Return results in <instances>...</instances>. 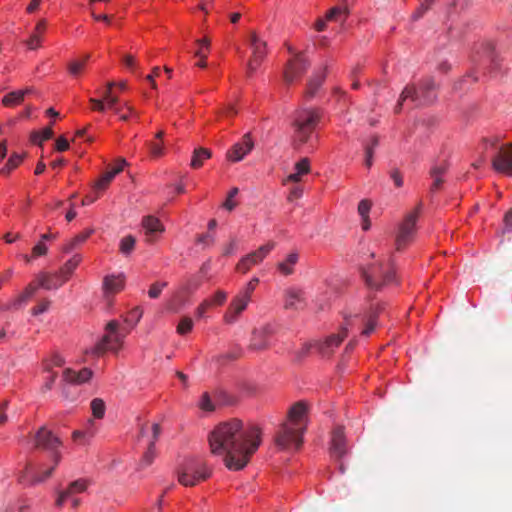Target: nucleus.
Masks as SVG:
<instances>
[{"mask_svg":"<svg viewBox=\"0 0 512 512\" xmlns=\"http://www.w3.org/2000/svg\"><path fill=\"white\" fill-rule=\"evenodd\" d=\"M210 451L221 456L230 470H241L261 444V430L250 425L244 427L239 419L219 423L208 436Z\"/></svg>","mask_w":512,"mask_h":512,"instance_id":"f257e3e1","label":"nucleus"},{"mask_svg":"<svg viewBox=\"0 0 512 512\" xmlns=\"http://www.w3.org/2000/svg\"><path fill=\"white\" fill-rule=\"evenodd\" d=\"M307 407L303 402L295 403L288 411L287 420L281 424L275 434V444L280 450L297 451L303 444V435L307 429Z\"/></svg>","mask_w":512,"mask_h":512,"instance_id":"f03ea898","label":"nucleus"},{"mask_svg":"<svg viewBox=\"0 0 512 512\" xmlns=\"http://www.w3.org/2000/svg\"><path fill=\"white\" fill-rule=\"evenodd\" d=\"M320 118V112L312 108H303L294 112L291 125L295 147H300L310 141Z\"/></svg>","mask_w":512,"mask_h":512,"instance_id":"7ed1b4c3","label":"nucleus"},{"mask_svg":"<svg viewBox=\"0 0 512 512\" xmlns=\"http://www.w3.org/2000/svg\"><path fill=\"white\" fill-rule=\"evenodd\" d=\"M362 276L370 289L379 290L395 279L392 267L385 268L382 263H373L362 268Z\"/></svg>","mask_w":512,"mask_h":512,"instance_id":"20e7f679","label":"nucleus"},{"mask_svg":"<svg viewBox=\"0 0 512 512\" xmlns=\"http://www.w3.org/2000/svg\"><path fill=\"white\" fill-rule=\"evenodd\" d=\"M61 444L60 439L45 426L40 427L33 436L34 448L50 452L55 465H58L61 460V454L58 450Z\"/></svg>","mask_w":512,"mask_h":512,"instance_id":"39448f33","label":"nucleus"},{"mask_svg":"<svg viewBox=\"0 0 512 512\" xmlns=\"http://www.w3.org/2000/svg\"><path fill=\"white\" fill-rule=\"evenodd\" d=\"M106 331L107 333L102 340L95 346V353L98 355L105 353L107 350L117 351L127 334V332L119 329V323L115 320L106 325Z\"/></svg>","mask_w":512,"mask_h":512,"instance_id":"423d86ee","label":"nucleus"},{"mask_svg":"<svg viewBox=\"0 0 512 512\" xmlns=\"http://www.w3.org/2000/svg\"><path fill=\"white\" fill-rule=\"evenodd\" d=\"M422 209V203H419L416 208L409 212L403 222L400 224L399 232L396 237V249L402 250L408 243H410L415 235L416 222Z\"/></svg>","mask_w":512,"mask_h":512,"instance_id":"0eeeda50","label":"nucleus"},{"mask_svg":"<svg viewBox=\"0 0 512 512\" xmlns=\"http://www.w3.org/2000/svg\"><path fill=\"white\" fill-rule=\"evenodd\" d=\"M383 307L380 303L372 304L369 310L362 316L355 315L345 319V325L354 326L360 322L362 324L361 335L368 337L378 325V316L382 312Z\"/></svg>","mask_w":512,"mask_h":512,"instance_id":"6e6552de","label":"nucleus"},{"mask_svg":"<svg viewBox=\"0 0 512 512\" xmlns=\"http://www.w3.org/2000/svg\"><path fill=\"white\" fill-rule=\"evenodd\" d=\"M288 50L293 57L287 61L283 78L286 84H291L301 78L310 66V62L301 52H295L292 47Z\"/></svg>","mask_w":512,"mask_h":512,"instance_id":"1a4fd4ad","label":"nucleus"},{"mask_svg":"<svg viewBox=\"0 0 512 512\" xmlns=\"http://www.w3.org/2000/svg\"><path fill=\"white\" fill-rule=\"evenodd\" d=\"M209 477V472L204 464L198 461L187 462L178 471V481L183 486H194L199 481Z\"/></svg>","mask_w":512,"mask_h":512,"instance_id":"9d476101","label":"nucleus"},{"mask_svg":"<svg viewBox=\"0 0 512 512\" xmlns=\"http://www.w3.org/2000/svg\"><path fill=\"white\" fill-rule=\"evenodd\" d=\"M248 43L252 50L251 58L247 63V74L250 76L257 70L265 59L267 54V43L261 39L255 31H252L249 34Z\"/></svg>","mask_w":512,"mask_h":512,"instance_id":"9b49d317","label":"nucleus"},{"mask_svg":"<svg viewBox=\"0 0 512 512\" xmlns=\"http://www.w3.org/2000/svg\"><path fill=\"white\" fill-rule=\"evenodd\" d=\"M274 247V242H268L267 244L259 247L256 251L249 253L238 262L236 266L237 271L246 273L252 266L261 263Z\"/></svg>","mask_w":512,"mask_h":512,"instance_id":"f8f14e48","label":"nucleus"},{"mask_svg":"<svg viewBox=\"0 0 512 512\" xmlns=\"http://www.w3.org/2000/svg\"><path fill=\"white\" fill-rule=\"evenodd\" d=\"M492 167L499 173L512 175V144L500 147L492 159Z\"/></svg>","mask_w":512,"mask_h":512,"instance_id":"ddd939ff","label":"nucleus"},{"mask_svg":"<svg viewBox=\"0 0 512 512\" xmlns=\"http://www.w3.org/2000/svg\"><path fill=\"white\" fill-rule=\"evenodd\" d=\"M124 288V276L119 275H107L103 279L102 289L103 298L108 306L112 305L113 296Z\"/></svg>","mask_w":512,"mask_h":512,"instance_id":"4468645a","label":"nucleus"},{"mask_svg":"<svg viewBox=\"0 0 512 512\" xmlns=\"http://www.w3.org/2000/svg\"><path fill=\"white\" fill-rule=\"evenodd\" d=\"M254 147V142L251 138L250 133H246L241 141L235 143L231 150L227 152V158L230 161L238 162L241 161Z\"/></svg>","mask_w":512,"mask_h":512,"instance_id":"2eb2a0df","label":"nucleus"},{"mask_svg":"<svg viewBox=\"0 0 512 512\" xmlns=\"http://www.w3.org/2000/svg\"><path fill=\"white\" fill-rule=\"evenodd\" d=\"M347 332L348 328L344 324L338 334H332L327 337L325 341L317 343V348L322 356L329 357L334 352L335 348L342 343L344 338L347 336Z\"/></svg>","mask_w":512,"mask_h":512,"instance_id":"dca6fc26","label":"nucleus"},{"mask_svg":"<svg viewBox=\"0 0 512 512\" xmlns=\"http://www.w3.org/2000/svg\"><path fill=\"white\" fill-rule=\"evenodd\" d=\"M88 487L87 481L84 479H77L71 482L66 489L57 492L55 504L57 507H62L70 496H77L86 491Z\"/></svg>","mask_w":512,"mask_h":512,"instance_id":"f3484780","label":"nucleus"},{"mask_svg":"<svg viewBox=\"0 0 512 512\" xmlns=\"http://www.w3.org/2000/svg\"><path fill=\"white\" fill-rule=\"evenodd\" d=\"M347 453L346 439L343 427H336L331 436L330 454L336 459L340 460Z\"/></svg>","mask_w":512,"mask_h":512,"instance_id":"a211bd4d","label":"nucleus"},{"mask_svg":"<svg viewBox=\"0 0 512 512\" xmlns=\"http://www.w3.org/2000/svg\"><path fill=\"white\" fill-rule=\"evenodd\" d=\"M249 301L247 296L237 295L230 303L224 314V321L227 324H233L237 321L238 316L246 309Z\"/></svg>","mask_w":512,"mask_h":512,"instance_id":"6ab92c4d","label":"nucleus"},{"mask_svg":"<svg viewBox=\"0 0 512 512\" xmlns=\"http://www.w3.org/2000/svg\"><path fill=\"white\" fill-rule=\"evenodd\" d=\"M306 306L305 293L299 288H288L285 291V309L301 310Z\"/></svg>","mask_w":512,"mask_h":512,"instance_id":"aec40b11","label":"nucleus"},{"mask_svg":"<svg viewBox=\"0 0 512 512\" xmlns=\"http://www.w3.org/2000/svg\"><path fill=\"white\" fill-rule=\"evenodd\" d=\"M142 227L145 232L146 241L152 243L157 236L164 232V226L160 220L154 216H145L142 219Z\"/></svg>","mask_w":512,"mask_h":512,"instance_id":"412c9836","label":"nucleus"},{"mask_svg":"<svg viewBox=\"0 0 512 512\" xmlns=\"http://www.w3.org/2000/svg\"><path fill=\"white\" fill-rule=\"evenodd\" d=\"M92 375L93 372L89 368H83L78 372L67 368L63 371V381L73 385H81L88 382L92 378Z\"/></svg>","mask_w":512,"mask_h":512,"instance_id":"4be33fe9","label":"nucleus"},{"mask_svg":"<svg viewBox=\"0 0 512 512\" xmlns=\"http://www.w3.org/2000/svg\"><path fill=\"white\" fill-rule=\"evenodd\" d=\"M410 99L415 102L417 105H425L424 102L421 101V93L420 90L417 89L414 85H407L402 90L399 100L395 106V113H400L403 107V103Z\"/></svg>","mask_w":512,"mask_h":512,"instance_id":"5701e85b","label":"nucleus"},{"mask_svg":"<svg viewBox=\"0 0 512 512\" xmlns=\"http://www.w3.org/2000/svg\"><path fill=\"white\" fill-rule=\"evenodd\" d=\"M436 83L433 78L427 77L420 83L421 101L430 104L436 99Z\"/></svg>","mask_w":512,"mask_h":512,"instance_id":"b1692460","label":"nucleus"},{"mask_svg":"<svg viewBox=\"0 0 512 512\" xmlns=\"http://www.w3.org/2000/svg\"><path fill=\"white\" fill-rule=\"evenodd\" d=\"M61 276H62V274L60 271L55 272V273L41 272L37 275L36 280H37V282H39V286L41 288L46 289V290H53V289L56 290V289L60 288L62 285H57V286H53V285H56L57 282H59V280L62 278Z\"/></svg>","mask_w":512,"mask_h":512,"instance_id":"393cba45","label":"nucleus"},{"mask_svg":"<svg viewBox=\"0 0 512 512\" xmlns=\"http://www.w3.org/2000/svg\"><path fill=\"white\" fill-rule=\"evenodd\" d=\"M272 333V328L270 326L263 327L259 330H254L252 339H251V348L254 350H262L267 347V336Z\"/></svg>","mask_w":512,"mask_h":512,"instance_id":"a878e982","label":"nucleus"},{"mask_svg":"<svg viewBox=\"0 0 512 512\" xmlns=\"http://www.w3.org/2000/svg\"><path fill=\"white\" fill-rule=\"evenodd\" d=\"M327 70L328 66L325 65L321 70L315 71L313 73L307 85L306 95L308 97H313L315 95L316 91L322 85L326 77Z\"/></svg>","mask_w":512,"mask_h":512,"instance_id":"bb28decb","label":"nucleus"},{"mask_svg":"<svg viewBox=\"0 0 512 512\" xmlns=\"http://www.w3.org/2000/svg\"><path fill=\"white\" fill-rule=\"evenodd\" d=\"M81 262V256L79 254H76L74 255L71 259H69L68 261H66L64 263V265L60 268V272L62 274V278L59 280V282H57V285H63L64 283H66L69 278L71 277V275L73 274L74 270L77 268V266L80 264Z\"/></svg>","mask_w":512,"mask_h":512,"instance_id":"cd10ccee","label":"nucleus"},{"mask_svg":"<svg viewBox=\"0 0 512 512\" xmlns=\"http://www.w3.org/2000/svg\"><path fill=\"white\" fill-rule=\"evenodd\" d=\"M298 260L299 254L297 252H291L283 261L277 264V269L282 275L289 276L294 273V267L298 263Z\"/></svg>","mask_w":512,"mask_h":512,"instance_id":"c85d7f7f","label":"nucleus"},{"mask_svg":"<svg viewBox=\"0 0 512 512\" xmlns=\"http://www.w3.org/2000/svg\"><path fill=\"white\" fill-rule=\"evenodd\" d=\"M39 282L37 284L35 283H30L25 289L24 291L19 294L14 300L13 302L11 303L10 306L6 307L7 309L9 308H18L19 306H21L23 303L27 302L37 291V289L39 288Z\"/></svg>","mask_w":512,"mask_h":512,"instance_id":"c756f323","label":"nucleus"},{"mask_svg":"<svg viewBox=\"0 0 512 512\" xmlns=\"http://www.w3.org/2000/svg\"><path fill=\"white\" fill-rule=\"evenodd\" d=\"M310 172V163L308 158H303L295 164V172L291 173L287 180L291 182H299L303 175Z\"/></svg>","mask_w":512,"mask_h":512,"instance_id":"7c9ffc66","label":"nucleus"},{"mask_svg":"<svg viewBox=\"0 0 512 512\" xmlns=\"http://www.w3.org/2000/svg\"><path fill=\"white\" fill-rule=\"evenodd\" d=\"M212 153L207 148H197L194 150L190 166L194 169L200 168L206 159L211 157Z\"/></svg>","mask_w":512,"mask_h":512,"instance_id":"2f4dec72","label":"nucleus"},{"mask_svg":"<svg viewBox=\"0 0 512 512\" xmlns=\"http://www.w3.org/2000/svg\"><path fill=\"white\" fill-rule=\"evenodd\" d=\"M28 93H30V89L10 92L6 96H4V98L2 100V103L5 106H15V105H18V104H20L23 101L25 95L28 94Z\"/></svg>","mask_w":512,"mask_h":512,"instance_id":"473e14b6","label":"nucleus"},{"mask_svg":"<svg viewBox=\"0 0 512 512\" xmlns=\"http://www.w3.org/2000/svg\"><path fill=\"white\" fill-rule=\"evenodd\" d=\"M120 173V169H112L110 171L105 172L96 182L95 190H104L113 180V178Z\"/></svg>","mask_w":512,"mask_h":512,"instance_id":"72a5a7b5","label":"nucleus"},{"mask_svg":"<svg viewBox=\"0 0 512 512\" xmlns=\"http://www.w3.org/2000/svg\"><path fill=\"white\" fill-rule=\"evenodd\" d=\"M379 139L373 136L370 142L365 146V165L370 168L373 164L374 149L378 146Z\"/></svg>","mask_w":512,"mask_h":512,"instance_id":"f704fd0d","label":"nucleus"},{"mask_svg":"<svg viewBox=\"0 0 512 512\" xmlns=\"http://www.w3.org/2000/svg\"><path fill=\"white\" fill-rule=\"evenodd\" d=\"M23 157L24 156L21 154L13 153L9 157L5 166L0 170V174H9L12 170H14L15 168H17L20 165V163L23 160Z\"/></svg>","mask_w":512,"mask_h":512,"instance_id":"c9c22d12","label":"nucleus"},{"mask_svg":"<svg viewBox=\"0 0 512 512\" xmlns=\"http://www.w3.org/2000/svg\"><path fill=\"white\" fill-rule=\"evenodd\" d=\"M89 59V55H86L84 56L83 59H79V60H73L71 61L67 68H68V72L72 75V76H78L81 74V72L83 71L85 65H86V62L87 60Z\"/></svg>","mask_w":512,"mask_h":512,"instance_id":"e433bc0d","label":"nucleus"},{"mask_svg":"<svg viewBox=\"0 0 512 512\" xmlns=\"http://www.w3.org/2000/svg\"><path fill=\"white\" fill-rule=\"evenodd\" d=\"M349 11L345 7H333L326 13V20L338 21L340 18L343 20L347 17Z\"/></svg>","mask_w":512,"mask_h":512,"instance_id":"4c0bfd02","label":"nucleus"},{"mask_svg":"<svg viewBox=\"0 0 512 512\" xmlns=\"http://www.w3.org/2000/svg\"><path fill=\"white\" fill-rule=\"evenodd\" d=\"M53 130L51 127H46L42 132H33L31 140L35 144L41 145L44 141L49 140L53 137Z\"/></svg>","mask_w":512,"mask_h":512,"instance_id":"58836bf2","label":"nucleus"},{"mask_svg":"<svg viewBox=\"0 0 512 512\" xmlns=\"http://www.w3.org/2000/svg\"><path fill=\"white\" fill-rule=\"evenodd\" d=\"M90 407H91L92 414L95 418L101 419L104 417L106 407H105V403L102 399H100V398L93 399L91 401Z\"/></svg>","mask_w":512,"mask_h":512,"instance_id":"ea45409f","label":"nucleus"},{"mask_svg":"<svg viewBox=\"0 0 512 512\" xmlns=\"http://www.w3.org/2000/svg\"><path fill=\"white\" fill-rule=\"evenodd\" d=\"M193 326V320L190 317L185 316L180 319L176 331L179 335H186L187 333L192 331Z\"/></svg>","mask_w":512,"mask_h":512,"instance_id":"a19ab883","label":"nucleus"},{"mask_svg":"<svg viewBox=\"0 0 512 512\" xmlns=\"http://www.w3.org/2000/svg\"><path fill=\"white\" fill-rule=\"evenodd\" d=\"M155 455H156V452H155L154 441H151L149 443L147 451L145 452V454L143 455V457L141 459V462H140L141 467H147V466L151 465L152 462L154 461Z\"/></svg>","mask_w":512,"mask_h":512,"instance_id":"79ce46f5","label":"nucleus"},{"mask_svg":"<svg viewBox=\"0 0 512 512\" xmlns=\"http://www.w3.org/2000/svg\"><path fill=\"white\" fill-rule=\"evenodd\" d=\"M56 466L57 465H55V463H54L50 468L43 470L42 472H39L37 474H34L31 478L30 484L35 485V484L41 483V482L45 481L46 479H48L52 475Z\"/></svg>","mask_w":512,"mask_h":512,"instance_id":"37998d69","label":"nucleus"},{"mask_svg":"<svg viewBox=\"0 0 512 512\" xmlns=\"http://www.w3.org/2000/svg\"><path fill=\"white\" fill-rule=\"evenodd\" d=\"M135 238L131 235L124 237L120 242V251L123 254H129L135 246Z\"/></svg>","mask_w":512,"mask_h":512,"instance_id":"c03bdc74","label":"nucleus"},{"mask_svg":"<svg viewBox=\"0 0 512 512\" xmlns=\"http://www.w3.org/2000/svg\"><path fill=\"white\" fill-rule=\"evenodd\" d=\"M104 103L107 107L114 109L116 113H119V109L116 107L119 99L117 96L113 95L112 92L105 91L103 94Z\"/></svg>","mask_w":512,"mask_h":512,"instance_id":"a18cd8bd","label":"nucleus"},{"mask_svg":"<svg viewBox=\"0 0 512 512\" xmlns=\"http://www.w3.org/2000/svg\"><path fill=\"white\" fill-rule=\"evenodd\" d=\"M167 286V282H155L150 286L148 295L152 299H156L160 296L164 287Z\"/></svg>","mask_w":512,"mask_h":512,"instance_id":"49530a36","label":"nucleus"},{"mask_svg":"<svg viewBox=\"0 0 512 512\" xmlns=\"http://www.w3.org/2000/svg\"><path fill=\"white\" fill-rule=\"evenodd\" d=\"M199 406L202 410L207 412H212L215 409V406L208 393H204L202 395Z\"/></svg>","mask_w":512,"mask_h":512,"instance_id":"de8ad7c7","label":"nucleus"},{"mask_svg":"<svg viewBox=\"0 0 512 512\" xmlns=\"http://www.w3.org/2000/svg\"><path fill=\"white\" fill-rule=\"evenodd\" d=\"M390 178L394 182L397 188H400L404 184L403 175L398 168H393L389 172Z\"/></svg>","mask_w":512,"mask_h":512,"instance_id":"09e8293b","label":"nucleus"},{"mask_svg":"<svg viewBox=\"0 0 512 512\" xmlns=\"http://www.w3.org/2000/svg\"><path fill=\"white\" fill-rule=\"evenodd\" d=\"M143 315V311L139 307H135L133 310H131L128 314V316L125 318V321L127 323H134L140 321L141 317Z\"/></svg>","mask_w":512,"mask_h":512,"instance_id":"8fccbe9b","label":"nucleus"},{"mask_svg":"<svg viewBox=\"0 0 512 512\" xmlns=\"http://www.w3.org/2000/svg\"><path fill=\"white\" fill-rule=\"evenodd\" d=\"M148 146L153 157H161L164 154V148L161 143L149 142Z\"/></svg>","mask_w":512,"mask_h":512,"instance_id":"3c124183","label":"nucleus"},{"mask_svg":"<svg viewBox=\"0 0 512 512\" xmlns=\"http://www.w3.org/2000/svg\"><path fill=\"white\" fill-rule=\"evenodd\" d=\"M448 169V165L445 162L435 164L430 171L431 176L442 177Z\"/></svg>","mask_w":512,"mask_h":512,"instance_id":"603ef678","label":"nucleus"},{"mask_svg":"<svg viewBox=\"0 0 512 512\" xmlns=\"http://www.w3.org/2000/svg\"><path fill=\"white\" fill-rule=\"evenodd\" d=\"M50 301L47 299L42 300L38 305L32 308V314L34 316L40 315L48 310Z\"/></svg>","mask_w":512,"mask_h":512,"instance_id":"864d4df0","label":"nucleus"},{"mask_svg":"<svg viewBox=\"0 0 512 512\" xmlns=\"http://www.w3.org/2000/svg\"><path fill=\"white\" fill-rule=\"evenodd\" d=\"M93 233V229H87L81 233H79L78 235H76L72 241L73 243L75 244V246H78L82 243H84L89 237L90 235Z\"/></svg>","mask_w":512,"mask_h":512,"instance_id":"5fc2aeb1","label":"nucleus"},{"mask_svg":"<svg viewBox=\"0 0 512 512\" xmlns=\"http://www.w3.org/2000/svg\"><path fill=\"white\" fill-rule=\"evenodd\" d=\"M370 209H371V203L368 200L364 199L359 202L358 212L362 218L368 217Z\"/></svg>","mask_w":512,"mask_h":512,"instance_id":"6e6d98bb","label":"nucleus"},{"mask_svg":"<svg viewBox=\"0 0 512 512\" xmlns=\"http://www.w3.org/2000/svg\"><path fill=\"white\" fill-rule=\"evenodd\" d=\"M238 193V189L237 188H233L229 194H228V197L226 199V201L224 202V207L231 211L234 209V207L236 206V203L233 202V197H235Z\"/></svg>","mask_w":512,"mask_h":512,"instance_id":"4d7b16f0","label":"nucleus"},{"mask_svg":"<svg viewBox=\"0 0 512 512\" xmlns=\"http://www.w3.org/2000/svg\"><path fill=\"white\" fill-rule=\"evenodd\" d=\"M258 283V279H252L246 286L245 290L240 292L239 296H247L248 301H250L251 293L254 291L256 285Z\"/></svg>","mask_w":512,"mask_h":512,"instance_id":"13d9d810","label":"nucleus"},{"mask_svg":"<svg viewBox=\"0 0 512 512\" xmlns=\"http://www.w3.org/2000/svg\"><path fill=\"white\" fill-rule=\"evenodd\" d=\"M311 347V343L303 344V346L295 353L296 360L301 361L305 356H307Z\"/></svg>","mask_w":512,"mask_h":512,"instance_id":"bf43d9fd","label":"nucleus"},{"mask_svg":"<svg viewBox=\"0 0 512 512\" xmlns=\"http://www.w3.org/2000/svg\"><path fill=\"white\" fill-rule=\"evenodd\" d=\"M89 102L92 104V109L98 112H104L106 105L104 99L90 98Z\"/></svg>","mask_w":512,"mask_h":512,"instance_id":"052dcab7","label":"nucleus"},{"mask_svg":"<svg viewBox=\"0 0 512 512\" xmlns=\"http://www.w3.org/2000/svg\"><path fill=\"white\" fill-rule=\"evenodd\" d=\"M226 298L227 294L224 291L218 290L215 293L213 299L209 301L211 302V305H222L226 301Z\"/></svg>","mask_w":512,"mask_h":512,"instance_id":"680f3d73","label":"nucleus"},{"mask_svg":"<svg viewBox=\"0 0 512 512\" xmlns=\"http://www.w3.org/2000/svg\"><path fill=\"white\" fill-rule=\"evenodd\" d=\"M47 253V246L43 242H39L32 249V257H38Z\"/></svg>","mask_w":512,"mask_h":512,"instance_id":"e2e57ef3","label":"nucleus"},{"mask_svg":"<svg viewBox=\"0 0 512 512\" xmlns=\"http://www.w3.org/2000/svg\"><path fill=\"white\" fill-rule=\"evenodd\" d=\"M41 37L37 34H32L27 40L26 45L29 49L34 50L40 46Z\"/></svg>","mask_w":512,"mask_h":512,"instance_id":"0e129e2a","label":"nucleus"},{"mask_svg":"<svg viewBox=\"0 0 512 512\" xmlns=\"http://www.w3.org/2000/svg\"><path fill=\"white\" fill-rule=\"evenodd\" d=\"M197 242L204 246H211L214 243V236L210 233L202 234L198 236Z\"/></svg>","mask_w":512,"mask_h":512,"instance_id":"69168bd1","label":"nucleus"},{"mask_svg":"<svg viewBox=\"0 0 512 512\" xmlns=\"http://www.w3.org/2000/svg\"><path fill=\"white\" fill-rule=\"evenodd\" d=\"M431 2L432 1L427 0L425 3L421 4V6L414 12L412 16L413 19L417 20L421 18L424 15V13L429 9Z\"/></svg>","mask_w":512,"mask_h":512,"instance_id":"338daca9","label":"nucleus"},{"mask_svg":"<svg viewBox=\"0 0 512 512\" xmlns=\"http://www.w3.org/2000/svg\"><path fill=\"white\" fill-rule=\"evenodd\" d=\"M505 231L512 230V209H510L504 216Z\"/></svg>","mask_w":512,"mask_h":512,"instance_id":"774afa93","label":"nucleus"}]
</instances>
